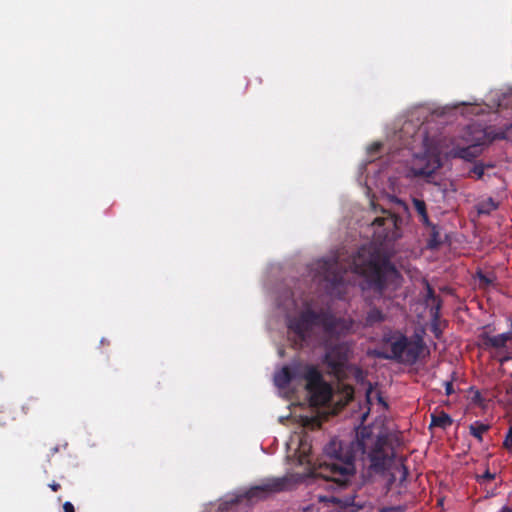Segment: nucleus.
I'll list each match as a JSON object with an SVG mask.
<instances>
[{
  "label": "nucleus",
  "mask_w": 512,
  "mask_h": 512,
  "mask_svg": "<svg viewBox=\"0 0 512 512\" xmlns=\"http://www.w3.org/2000/svg\"><path fill=\"white\" fill-rule=\"evenodd\" d=\"M368 454L369 468L373 473H384L390 471L393 478L396 471L405 476L406 471L400 459L393 458V452L386 445L384 435L373 436L367 428H362L357 433V441L352 444H344L342 441L333 439L324 448L322 458L318 464L313 466L312 475L325 480L332 481L339 486L345 485L354 476L356 468L354 458L358 451Z\"/></svg>",
  "instance_id": "nucleus-1"
},
{
  "label": "nucleus",
  "mask_w": 512,
  "mask_h": 512,
  "mask_svg": "<svg viewBox=\"0 0 512 512\" xmlns=\"http://www.w3.org/2000/svg\"><path fill=\"white\" fill-rule=\"evenodd\" d=\"M275 384L285 395L303 386L312 405H324L331 396V387L322 381L319 372L310 366L285 367L275 375Z\"/></svg>",
  "instance_id": "nucleus-2"
},
{
  "label": "nucleus",
  "mask_w": 512,
  "mask_h": 512,
  "mask_svg": "<svg viewBox=\"0 0 512 512\" xmlns=\"http://www.w3.org/2000/svg\"><path fill=\"white\" fill-rule=\"evenodd\" d=\"M351 271L365 280L375 289L381 290L389 284H397L398 272L389 263L379 265L376 255L370 248L363 247L349 264Z\"/></svg>",
  "instance_id": "nucleus-3"
},
{
  "label": "nucleus",
  "mask_w": 512,
  "mask_h": 512,
  "mask_svg": "<svg viewBox=\"0 0 512 512\" xmlns=\"http://www.w3.org/2000/svg\"><path fill=\"white\" fill-rule=\"evenodd\" d=\"M511 132L512 130L507 133H493L480 126H471L449 140L445 153L452 157L471 160L481 153L483 146L497 138H510Z\"/></svg>",
  "instance_id": "nucleus-4"
},
{
  "label": "nucleus",
  "mask_w": 512,
  "mask_h": 512,
  "mask_svg": "<svg viewBox=\"0 0 512 512\" xmlns=\"http://www.w3.org/2000/svg\"><path fill=\"white\" fill-rule=\"evenodd\" d=\"M423 352V343L420 338L407 340L399 333L384 339L382 351L377 354L384 358H395L403 362H412Z\"/></svg>",
  "instance_id": "nucleus-5"
},
{
  "label": "nucleus",
  "mask_w": 512,
  "mask_h": 512,
  "mask_svg": "<svg viewBox=\"0 0 512 512\" xmlns=\"http://www.w3.org/2000/svg\"><path fill=\"white\" fill-rule=\"evenodd\" d=\"M374 234L377 239L395 240L400 237L398 219L387 211H382L381 216H375L373 222Z\"/></svg>",
  "instance_id": "nucleus-6"
},
{
  "label": "nucleus",
  "mask_w": 512,
  "mask_h": 512,
  "mask_svg": "<svg viewBox=\"0 0 512 512\" xmlns=\"http://www.w3.org/2000/svg\"><path fill=\"white\" fill-rule=\"evenodd\" d=\"M440 167V161L434 152H429L424 156H415L409 165L408 175L410 177H429Z\"/></svg>",
  "instance_id": "nucleus-7"
},
{
  "label": "nucleus",
  "mask_w": 512,
  "mask_h": 512,
  "mask_svg": "<svg viewBox=\"0 0 512 512\" xmlns=\"http://www.w3.org/2000/svg\"><path fill=\"white\" fill-rule=\"evenodd\" d=\"M317 275L323 277L330 284L332 289H336L338 283L344 282L345 279L340 275V264L338 261H320L317 263Z\"/></svg>",
  "instance_id": "nucleus-8"
},
{
  "label": "nucleus",
  "mask_w": 512,
  "mask_h": 512,
  "mask_svg": "<svg viewBox=\"0 0 512 512\" xmlns=\"http://www.w3.org/2000/svg\"><path fill=\"white\" fill-rule=\"evenodd\" d=\"M349 349L345 345H339L331 349L326 355V362L331 367V372L338 378L343 376V369L348 359Z\"/></svg>",
  "instance_id": "nucleus-9"
},
{
  "label": "nucleus",
  "mask_w": 512,
  "mask_h": 512,
  "mask_svg": "<svg viewBox=\"0 0 512 512\" xmlns=\"http://www.w3.org/2000/svg\"><path fill=\"white\" fill-rule=\"evenodd\" d=\"M319 320L310 307L306 306L299 319L289 321V328L301 338H305L308 330Z\"/></svg>",
  "instance_id": "nucleus-10"
},
{
  "label": "nucleus",
  "mask_w": 512,
  "mask_h": 512,
  "mask_svg": "<svg viewBox=\"0 0 512 512\" xmlns=\"http://www.w3.org/2000/svg\"><path fill=\"white\" fill-rule=\"evenodd\" d=\"M288 447L290 450L294 451V455L298 458L300 465L310 464L308 454L311 447L308 442L303 441L298 436H296L291 439Z\"/></svg>",
  "instance_id": "nucleus-11"
},
{
  "label": "nucleus",
  "mask_w": 512,
  "mask_h": 512,
  "mask_svg": "<svg viewBox=\"0 0 512 512\" xmlns=\"http://www.w3.org/2000/svg\"><path fill=\"white\" fill-rule=\"evenodd\" d=\"M509 343H512V332L499 334L497 336H487L485 339L486 345L498 349L507 347Z\"/></svg>",
  "instance_id": "nucleus-12"
},
{
  "label": "nucleus",
  "mask_w": 512,
  "mask_h": 512,
  "mask_svg": "<svg viewBox=\"0 0 512 512\" xmlns=\"http://www.w3.org/2000/svg\"><path fill=\"white\" fill-rule=\"evenodd\" d=\"M322 321L326 329L329 330L331 333H339L349 329L346 322L342 320H336L334 318H325L322 319Z\"/></svg>",
  "instance_id": "nucleus-13"
},
{
  "label": "nucleus",
  "mask_w": 512,
  "mask_h": 512,
  "mask_svg": "<svg viewBox=\"0 0 512 512\" xmlns=\"http://www.w3.org/2000/svg\"><path fill=\"white\" fill-rule=\"evenodd\" d=\"M320 501L337 503L341 509L340 512H356L361 508V506L358 504L350 503V500L343 501L336 498L320 497Z\"/></svg>",
  "instance_id": "nucleus-14"
},
{
  "label": "nucleus",
  "mask_w": 512,
  "mask_h": 512,
  "mask_svg": "<svg viewBox=\"0 0 512 512\" xmlns=\"http://www.w3.org/2000/svg\"><path fill=\"white\" fill-rule=\"evenodd\" d=\"M366 399L369 405H373L375 402H377L383 407L386 406L379 392L372 386H369V388L366 390Z\"/></svg>",
  "instance_id": "nucleus-15"
},
{
  "label": "nucleus",
  "mask_w": 512,
  "mask_h": 512,
  "mask_svg": "<svg viewBox=\"0 0 512 512\" xmlns=\"http://www.w3.org/2000/svg\"><path fill=\"white\" fill-rule=\"evenodd\" d=\"M451 424V418L445 414L440 413L439 415H432L431 425L445 428Z\"/></svg>",
  "instance_id": "nucleus-16"
},
{
  "label": "nucleus",
  "mask_w": 512,
  "mask_h": 512,
  "mask_svg": "<svg viewBox=\"0 0 512 512\" xmlns=\"http://www.w3.org/2000/svg\"><path fill=\"white\" fill-rule=\"evenodd\" d=\"M497 208V203L493 201V199L488 198L478 205L479 214H489L491 211Z\"/></svg>",
  "instance_id": "nucleus-17"
},
{
  "label": "nucleus",
  "mask_w": 512,
  "mask_h": 512,
  "mask_svg": "<svg viewBox=\"0 0 512 512\" xmlns=\"http://www.w3.org/2000/svg\"><path fill=\"white\" fill-rule=\"evenodd\" d=\"M489 426L487 424L481 423V422H475L470 425V431L473 436L478 438L479 440L482 439V435L488 430Z\"/></svg>",
  "instance_id": "nucleus-18"
},
{
  "label": "nucleus",
  "mask_w": 512,
  "mask_h": 512,
  "mask_svg": "<svg viewBox=\"0 0 512 512\" xmlns=\"http://www.w3.org/2000/svg\"><path fill=\"white\" fill-rule=\"evenodd\" d=\"M280 488H281V483L274 482L271 485H267L265 488L255 487V488L251 489L249 492V496L250 497L256 496L258 494V492L263 491V490L276 491V490H279Z\"/></svg>",
  "instance_id": "nucleus-19"
},
{
  "label": "nucleus",
  "mask_w": 512,
  "mask_h": 512,
  "mask_svg": "<svg viewBox=\"0 0 512 512\" xmlns=\"http://www.w3.org/2000/svg\"><path fill=\"white\" fill-rule=\"evenodd\" d=\"M413 204H414V207H415L416 211L421 216L422 220L424 222H427V215H426V211H425V204H424V202L421 201V200H418V199H414L413 200Z\"/></svg>",
  "instance_id": "nucleus-20"
},
{
  "label": "nucleus",
  "mask_w": 512,
  "mask_h": 512,
  "mask_svg": "<svg viewBox=\"0 0 512 512\" xmlns=\"http://www.w3.org/2000/svg\"><path fill=\"white\" fill-rule=\"evenodd\" d=\"M383 319V315L382 313L377 310V309H373L371 310L369 313H368V316H367V322L369 324H374L378 321H381Z\"/></svg>",
  "instance_id": "nucleus-21"
},
{
  "label": "nucleus",
  "mask_w": 512,
  "mask_h": 512,
  "mask_svg": "<svg viewBox=\"0 0 512 512\" xmlns=\"http://www.w3.org/2000/svg\"><path fill=\"white\" fill-rule=\"evenodd\" d=\"M504 446L507 449H512V427L509 429V432L506 436V439L504 441Z\"/></svg>",
  "instance_id": "nucleus-22"
},
{
  "label": "nucleus",
  "mask_w": 512,
  "mask_h": 512,
  "mask_svg": "<svg viewBox=\"0 0 512 512\" xmlns=\"http://www.w3.org/2000/svg\"><path fill=\"white\" fill-rule=\"evenodd\" d=\"M495 478V474L490 473L489 471H486L479 479L481 481H490Z\"/></svg>",
  "instance_id": "nucleus-23"
},
{
  "label": "nucleus",
  "mask_w": 512,
  "mask_h": 512,
  "mask_svg": "<svg viewBox=\"0 0 512 512\" xmlns=\"http://www.w3.org/2000/svg\"><path fill=\"white\" fill-rule=\"evenodd\" d=\"M472 173L477 177V178H481L482 175H483V168L482 167H478L476 166L473 170H472Z\"/></svg>",
  "instance_id": "nucleus-24"
},
{
  "label": "nucleus",
  "mask_w": 512,
  "mask_h": 512,
  "mask_svg": "<svg viewBox=\"0 0 512 512\" xmlns=\"http://www.w3.org/2000/svg\"><path fill=\"white\" fill-rule=\"evenodd\" d=\"M64 512H74V507L70 502H65L63 505Z\"/></svg>",
  "instance_id": "nucleus-25"
},
{
  "label": "nucleus",
  "mask_w": 512,
  "mask_h": 512,
  "mask_svg": "<svg viewBox=\"0 0 512 512\" xmlns=\"http://www.w3.org/2000/svg\"><path fill=\"white\" fill-rule=\"evenodd\" d=\"M344 393H345V397L347 398V400H349L352 398L353 390L350 387H346Z\"/></svg>",
  "instance_id": "nucleus-26"
},
{
  "label": "nucleus",
  "mask_w": 512,
  "mask_h": 512,
  "mask_svg": "<svg viewBox=\"0 0 512 512\" xmlns=\"http://www.w3.org/2000/svg\"><path fill=\"white\" fill-rule=\"evenodd\" d=\"M480 281H481V283H484L485 285H488V284H490L492 282L491 279H489V278H487V277H485L483 275H480Z\"/></svg>",
  "instance_id": "nucleus-27"
},
{
  "label": "nucleus",
  "mask_w": 512,
  "mask_h": 512,
  "mask_svg": "<svg viewBox=\"0 0 512 512\" xmlns=\"http://www.w3.org/2000/svg\"><path fill=\"white\" fill-rule=\"evenodd\" d=\"M453 392V389H452V384L447 382L446 383V394L447 395H450L451 393Z\"/></svg>",
  "instance_id": "nucleus-28"
},
{
  "label": "nucleus",
  "mask_w": 512,
  "mask_h": 512,
  "mask_svg": "<svg viewBox=\"0 0 512 512\" xmlns=\"http://www.w3.org/2000/svg\"><path fill=\"white\" fill-rule=\"evenodd\" d=\"M380 512H399V510L397 508H386Z\"/></svg>",
  "instance_id": "nucleus-29"
},
{
  "label": "nucleus",
  "mask_w": 512,
  "mask_h": 512,
  "mask_svg": "<svg viewBox=\"0 0 512 512\" xmlns=\"http://www.w3.org/2000/svg\"><path fill=\"white\" fill-rule=\"evenodd\" d=\"M380 147V143H374L369 149L371 151H376Z\"/></svg>",
  "instance_id": "nucleus-30"
},
{
  "label": "nucleus",
  "mask_w": 512,
  "mask_h": 512,
  "mask_svg": "<svg viewBox=\"0 0 512 512\" xmlns=\"http://www.w3.org/2000/svg\"><path fill=\"white\" fill-rule=\"evenodd\" d=\"M50 487L52 488L53 491H57L59 488V484L53 483L50 485Z\"/></svg>",
  "instance_id": "nucleus-31"
},
{
  "label": "nucleus",
  "mask_w": 512,
  "mask_h": 512,
  "mask_svg": "<svg viewBox=\"0 0 512 512\" xmlns=\"http://www.w3.org/2000/svg\"><path fill=\"white\" fill-rule=\"evenodd\" d=\"M499 512H512V509L508 507H503Z\"/></svg>",
  "instance_id": "nucleus-32"
}]
</instances>
